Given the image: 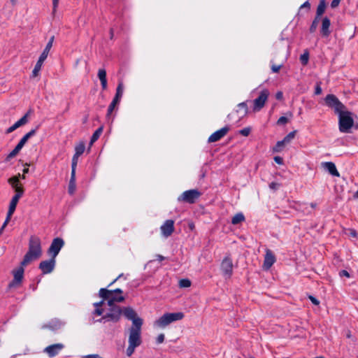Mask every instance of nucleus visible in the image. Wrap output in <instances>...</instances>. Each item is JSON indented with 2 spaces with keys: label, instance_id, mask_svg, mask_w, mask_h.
Here are the masks:
<instances>
[{
  "label": "nucleus",
  "instance_id": "nucleus-61",
  "mask_svg": "<svg viewBox=\"0 0 358 358\" xmlns=\"http://www.w3.org/2000/svg\"><path fill=\"white\" fill-rule=\"evenodd\" d=\"M103 303H104V300L103 299L102 301H101L99 302L94 303V306L96 308H101V306L103 305Z\"/></svg>",
  "mask_w": 358,
  "mask_h": 358
},
{
  "label": "nucleus",
  "instance_id": "nucleus-35",
  "mask_svg": "<svg viewBox=\"0 0 358 358\" xmlns=\"http://www.w3.org/2000/svg\"><path fill=\"white\" fill-rule=\"evenodd\" d=\"M120 103V102H118L117 101H115L114 99H113L112 102L110 103V104L108 106V112H107V116H110L113 111L114 110V109L115 108V107Z\"/></svg>",
  "mask_w": 358,
  "mask_h": 358
},
{
  "label": "nucleus",
  "instance_id": "nucleus-37",
  "mask_svg": "<svg viewBox=\"0 0 358 358\" xmlns=\"http://www.w3.org/2000/svg\"><path fill=\"white\" fill-rule=\"evenodd\" d=\"M79 156L74 155L72 158L71 162V173H76V166L78 162Z\"/></svg>",
  "mask_w": 358,
  "mask_h": 358
},
{
  "label": "nucleus",
  "instance_id": "nucleus-33",
  "mask_svg": "<svg viewBox=\"0 0 358 358\" xmlns=\"http://www.w3.org/2000/svg\"><path fill=\"white\" fill-rule=\"evenodd\" d=\"M320 18H321L320 17H317V16L315 17V18L310 27V29H309V31L310 33H314L316 31L318 24L320 22Z\"/></svg>",
  "mask_w": 358,
  "mask_h": 358
},
{
  "label": "nucleus",
  "instance_id": "nucleus-48",
  "mask_svg": "<svg viewBox=\"0 0 358 358\" xmlns=\"http://www.w3.org/2000/svg\"><path fill=\"white\" fill-rule=\"evenodd\" d=\"M280 187V183H278V182H272L269 184V187L270 189H273V190H276L278 189L279 187Z\"/></svg>",
  "mask_w": 358,
  "mask_h": 358
},
{
  "label": "nucleus",
  "instance_id": "nucleus-58",
  "mask_svg": "<svg viewBox=\"0 0 358 358\" xmlns=\"http://www.w3.org/2000/svg\"><path fill=\"white\" fill-rule=\"evenodd\" d=\"M58 4H59V0H52L53 13H55L56 11Z\"/></svg>",
  "mask_w": 358,
  "mask_h": 358
},
{
  "label": "nucleus",
  "instance_id": "nucleus-30",
  "mask_svg": "<svg viewBox=\"0 0 358 358\" xmlns=\"http://www.w3.org/2000/svg\"><path fill=\"white\" fill-rule=\"evenodd\" d=\"M103 132V127H99L92 134L91 139H90V144L92 145L94 142H96L101 134Z\"/></svg>",
  "mask_w": 358,
  "mask_h": 358
},
{
  "label": "nucleus",
  "instance_id": "nucleus-60",
  "mask_svg": "<svg viewBox=\"0 0 358 358\" xmlns=\"http://www.w3.org/2000/svg\"><path fill=\"white\" fill-rule=\"evenodd\" d=\"M283 97V94L281 91H279L276 94H275V98L278 99V100H281Z\"/></svg>",
  "mask_w": 358,
  "mask_h": 358
},
{
  "label": "nucleus",
  "instance_id": "nucleus-13",
  "mask_svg": "<svg viewBox=\"0 0 358 358\" xmlns=\"http://www.w3.org/2000/svg\"><path fill=\"white\" fill-rule=\"evenodd\" d=\"M28 250L39 256L42 255L41 241L39 237L31 236L29 240Z\"/></svg>",
  "mask_w": 358,
  "mask_h": 358
},
{
  "label": "nucleus",
  "instance_id": "nucleus-1",
  "mask_svg": "<svg viewBox=\"0 0 358 358\" xmlns=\"http://www.w3.org/2000/svg\"><path fill=\"white\" fill-rule=\"evenodd\" d=\"M141 328L137 322H135V327H131L129 329L128 347L126 350L127 355L131 357L135 349L142 343Z\"/></svg>",
  "mask_w": 358,
  "mask_h": 358
},
{
  "label": "nucleus",
  "instance_id": "nucleus-15",
  "mask_svg": "<svg viewBox=\"0 0 358 358\" xmlns=\"http://www.w3.org/2000/svg\"><path fill=\"white\" fill-rule=\"evenodd\" d=\"M56 261L55 258L50 257L48 260L41 262L38 268L42 271L43 274L50 273L55 267Z\"/></svg>",
  "mask_w": 358,
  "mask_h": 358
},
{
  "label": "nucleus",
  "instance_id": "nucleus-39",
  "mask_svg": "<svg viewBox=\"0 0 358 358\" xmlns=\"http://www.w3.org/2000/svg\"><path fill=\"white\" fill-rule=\"evenodd\" d=\"M285 145V143L282 141H279L277 142L275 145L273 147V152H280L282 148Z\"/></svg>",
  "mask_w": 358,
  "mask_h": 358
},
{
  "label": "nucleus",
  "instance_id": "nucleus-17",
  "mask_svg": "<svg viewBox=\"0 0 358 358\" xmlns=\"http://www.w3.org/2000/svg\"><path fill=\"white\" fill-rule=\"evenodd\" d=\"M230 130L229 126H225L220 129L213 133L208 138V143H215L222 139Z\"/></svg>",
  "mask_w": 358,
  "mask_h": 358
},
{
  "label": "nucleus",
  "instance_id": "nucleus-14",
  "mask_svg": "<svg viewBox=\"0 0 358 358\" xmlns=\"http://www.w3.org/2000/svg\"><path fill=\"white\" fill-rule=\"evenodd\" d=\"M221 270L223 275L229 278L233 273V262L229 257H225L221 263Z\"/></svg>",
  "mask_w": 358,
  "mask_h": 358
},
{
  "label": "nucleus",
  "instance_id": "nucleus-6",
  "mask_svg": "<svg viewBox=\"0 0 358 358\" xmlns=\"http://www.w3.org/2000/svg\"><path fill=\"white\" fill-rule=\"evenodd\" d=\"M122 314V308L120 306H113V308H109V311L106 315L96 321L103 323L106 322H117L120 320Z\"/></svg>",
  "mask_w": 358,
  "mask_h": 358
},
{
  "label": "nucleus",
  "instance_id": "nucleus-63",
  "mask_svg": "<svg viewBox=\"0 0 358 358\" xmlns=\"http://www.w3.org/2000/svg\"><path fill=\"white\" fill-rule=\"evenodd\" d=\"M155 257H156V260H158L159 262H162L166 259L165 257H164L161 255H156Z\"/></svg>",
  "mask_w": 358,
  "mask_h": 358
},
{
  "label": "nucleus",
  "instance_id": "nucleus-11",
  "mask_svg": "<svg viewBox=\"0 0 358 358\" xmlns=\"http://www.w3.org/2000/svg\"><path fill=\"white\" fill-rule=\"evenodd\" d=\"M122 314H124V317L129 320L132 321L131 327H135V322L138 324V326H142L143 321L139 317L136 313V312L131 307H125L122 309Z\"/></svg>",
  "mask_w": 358,
  "mask_h": 358
},
{
  "label": "nucleus",
  "instance_id": "nucleus-26",
  "mask_svg": "<svg viewBox=\"0 0 358 358\" xmlns=\"http://www.w3.org/2000/svg\"><path fill=\"white\" fill-rule=\"evenodd\" d=\"M76 173H71V178L69 184V193L73 194L76 191Z\"/></svg>",
  "mask_w": 358,
  "mask_h": 358
},
{
  "label": "nucleus",
  "instance_id": "nucleus-3",
  "mask_svg": "<svg viewBox=\"0 0 358 358\" xmlns=\"http://www.w3.org/2000/svg\"><path fill=\"white\" fill-rule=\"evenodd\" d=\"M183 317L184 314L181 312L165 313L155 322V325L160 328H164L171 323L180 320Z\"/></svg>",
  "mask_w": 358,
  "mask_h": 358
},
{
  "label": "nucleus",
  "instance_id": "nucleus-46",
  "mask_svg": "<svg viewBox=\"0 0 358 358\" xmlns=\"http://www.w3.org/2000/svg\"><path fill=\"white\" fill-rule=\"evenodd\" d=\"M250 131H251V130H250V128H249V127H245V128H243V129L240 130V131H239V133H240L241 135L244 136H248L250 134Z\"/></svg>",
  "mask_w": 358,
  "mask_h": 358
},
{
  "label": "nucleus",
  "instance_id": "nucleus-19",
  "mask_svg": "<svg viewBox=\"0 0 358 358\" xmlns=\"http://www.w3.org/2000/svg\"><path fill=\"white\" fill-rule=\"evenodd\" d=\"M275 261L276 258L273 252L271 250L266 249L263 264L264 268L266 270L269 269Z\"/></svg>",
  "mask_w": 358,
  "mask_h": 358
},
{
  "label": "nucleus",
  "instance_id": "nucleus-29",
  "mask_svg": "<svg viewBox=\"0 0 358 358\" xmlns=\"http://www.w3.org/2000/svg\"><path fill=\"white\" fill-rule=\"evenodd\" d=\"M245 221V216L242 213H236L232 218H231V224L234 225H236L238 224L241 223L242 222Z\"/></svg>",
  "mask_w": 358,
  "mask_h": 358
},
{
  "label": "nucleus",
  "instance_id": "nucleus-9",
  "mask_svg": "<svg viewBox=\"0 0 358 358\" xmlns=\"http://www.w3.org/2000/svg\"><path fill=\"white\" fill-rule=\"evenodd\" d=\"M64 245V241L62 238H54L48 250V255L55 259Z\"/></svg>",
  "mask_w": 358,
  "mask_h": 358
},
{
  "label": "nucleus",
  "instance_id": "nucleus-20",
  "mask_svg": "<svg viewBox=\"0 0 358 358\" xmlns=\"http://www.w3.org/2000/svg\"><path fill=\"white\" fill-rule=\"evenodd\" d=\"M64 325V323L59 319L54 318L49 321L47 324L42 326V329H48L51 331H56L60 329Z\"/></svg>",
  "mask_w": 358,
  "mask_h": 358
},
{
  "label": "nucleus",
  "instance_id": "nucleus-50",
  "mask_svg": "<svg viewBox=\"0 0 358 358\" xmlns=\"http://www.w3.org/2000/svg\"><path fill=\"white\" fill-rule=\"evenodd\" d=\"M164 338H165L164 334H160L157 337V340H156L157 343H158V344L162 343L164 341Z\"/></svg>",
  "mask_w": 358,
  "mask_h": 358
},
{
  "label": "nucleus",
  "instance_id": "nucleus-43",
  "mask_svg": "<svg viewBox=\"0 0 358 358\" xmlns=\"http://www.w3.org/2000/svg\"><path fill=\"white\" fill-rule=\"evenodd\" d=\"M19 153L18 151H17V150L15 149H13L8 155L7 157H6L5 159V161L6 162H9L11 159H13V157H15L17 154Z\"/></svg>",
  "mask_w": 358,
  "mask_h": 358
},
{
  "label": "nucleus",
  "instance_id": "nucleus-21",
  "mask_svg": "<svg viewBox=\"0 0 358 358\" xmlns=\"http://www.w3.org/2000/svg\"><path fill=\"white\" fill-rule=\"evenodd\" d=\"M64 345L62 343H56L50 345L44 349V352L48 355L50 357L57 355L63 348Z\"/></svg>",
  "mask_w": 358,
  "mask_h": 358
},
{
  "label": "nucleus",
  "instance_id": "nucleus-5",
  "mask_svg": "<svg viewBox=\"0 0 358 358\" xmlns=\"http://www.w3.org/2000/svg\"><path fill=\"white\" fill-rule=\"evenodd\" d=\"M24 266H22L20 264V267L12 271L13 275V279L8 285V291L16 289L20 287L24 278Z\"/></svg>",
  "mask_w": 358,
  "mask_h": 358
},
{
  "label": "nucleus",
  "instance_id": "nucleus-42",
  "mask_svg": "<svg viewBox=\"0 0 358 358\" xmlns=\"http://www.w3.org/2000/svg\"><path fill=\"white\" fill-rule=\"evenodd\" d=\"M124 92V85L122 81H120L116 88V94L122 96Z\"/></svg>",
  "mask_w": 358,
  "mask_h": 358
},
{
  "label": "nucleus",
  "instance_id": "nucleus-16",
  "mask_svg": "<svg viewBox=\"0 0 358 358\" xmlns=\"http://www.w3.org/2000/svg\"><path fill=\"white\" fill-rule=\"evenodd\" d=\"M162 235L168 238L173 233L175 230L174 221L173 220H167L160 227Z\"/></svg>",
  "mask_w": 358,
  "mask_h": 358
},
{
  "label": "nucleus",
  "instance_id": "nucleus-55",
  "mask_svg": "<svg viewBox=\"0 0 358 358\" xmlns=\"http://www.w3.org/2000/svg\"><path fill=\"white\" fill-rule=\"evenodd\" d=\"M339 275L341 277L345 276L347 278H350V273L346 270H341L339 272Z\"/></svg>",
  "mask_w": 358,
  "mask_h": 358
},
{
  "label": "nucleus",
  "instance_id": "nucleus-41",
  "mask_svg": "<svg viewBox=\"0 0 358 358\" xmlns=\"http://www.w3.org/2000/svg\"><path fill=\"white\" fill-rule=\"evenodd\" d=\"M98 77L101 80H106V71L104 69H100L98 71Z\"/></svg>",
  "mask_w": 358,
  "mask_h": 358
},
{
  "label": "nucleus",
  "instance_id": "nucleus-64",
  "mask_svg": "<svg viewBox=\"0 0 358 358\" xmlns=\"http://www.w3.org/2000/svg\"><path fill=\"white\" fill-rule=\"evenodd\" d=\"M23 146H24L23 144H21L19 142L14 149L17 150V151H18L20 152V151L23 148Z\"/></svg>",
  "mask_w": 358,
  "mask_h": 358
},
{
  "label": "nucleus",
  "instance_id": "nucleus-34",
  "mask_svg": "<svg viewBox=\"0 0 358 358\" xmlns=\"http://www.w3.org/2000/svg\"><path fill=\"white\" fill-rule=\"evenodd\" d=\"M85 146L83 143H80L78 145H77L75 148V154L77 156H80L85 151Z\"/></svg>",
  "mask_w": 358,
  "mask_h": 358
},
{
  "label": "nucleus",
  "instance_id": "nucleus-28",
  "mask_svg": "<svg viewBox=\"0 0 358 358\" xmlns=\"http://www.w3.org/2000/svg\"><path fill=\"white\" fill-rule=\"evenodd\" d=\"M38 129V127H36L35 129H31L30 131H29L27 134H26L19 141L21 144H23V145H25V143L27 142V141L33 136L35 135L36 131Z\"/></svg>",
  "mask_w": 358,
  "mask_h": 358
},
{
  "label": "nucleus",
  "instance_id": "nucleus-32",
  "mask_svg": "<svg viewBox=\"0 0 358 358\" xmlns=\"http://www.w3.org/2000/svg\"><path fill=\"white\" fill-rule=\"evenodd\" d=\"M8 182L11 185V187L15 189V188H17L20 187L22 183L18 180L17 177H11L8 180Z\"/></svg>",
  "mask_w": 358,
  "mask_h": 358
},
{
  "label": "nucleus",
  "instance_id": "nucleus-44",
  "mask_svg": "<svg viewBox=\"0 0 358 358\" xmlns=\"http://www.w3.org/2000/svg\"><path fill=\"white\" fill-rule=\"evenodd\" d=\"M15 195H18V197L21 198L24 194V187H22V185H21L20 187L15 188Z\"/></svg>",
  "mask_w": 358,
  "mask_h": 358
},
{
  "label": "nucleus",
  "instance_id": "nucleus-52",
  "mask_svg": "<svg viewBox=\"0 0 358 358\" xmlns=\"http://www.w3.org/2000/svg\"><path fill=\"white\" fill-rule=\"evenodd\" d=\"M322 90L320 87V83H317V85L315 86V94L316 95H319L322 93Z\"/></svg>",
  "mask_w": 358,
  "mask_h": 358
},
{
  "label": "nucleus",
  "instance_id": "nucleus-62",
  "mask_svg": "<svg viewBox=\"0 0 358 358\" xmlns=\"http://www.w3.org/2000/svg\"><path fill=\"white\" fill-rule=\"evenodd\" d=\"M14 177H17L19 181L20 179L24 180L26 178L25 174H24L23 173L22 174L18 173L17 176H15Z\"/></svg>",
  "mask_w": 358,
  "mask_h": 358
},
{
  "label": "nucleus",
  "instance_id": "nucleus-45",
  "mask_svg": "<svg viewBox=\"0 0 358 358\" xmlns=\"http://www.w3.org/2000/svg\"><path fill=\"white\" fill-rule=\"evenodd\" d=\"M110 297L115 302H122L124 301V297L123 296H115L113 294Z\"/></svg>",
  "mask_w": 358,
  "mask_h": 358
},
{
  "label": "nucleus",
  "instance_id": "nucleus-57",
  "mask_svg": "<svg viewBox=\"0 0 358 358\" xmlns=\"http://www.w3.org/2000/svg\"><path fill=\"white\" fill-rule=\"evenodd\" d=\"M274 161L278 164H282L283 163V159L281 157H279V156H275L274 157Z\"/></svg>",
  "mask_w": 358,
  "mask_h": 358
},
{
  "label": "nucleus",
  "instance_id": "nucleus-23",
  "mask_svg": "<svg viewBox=\"0 0 358 358\" xmlns=\"http://www.w3.org/2000/svg\"><path fill=\"white\" fill-rule=\"evenodd\" d=\"M41 256L33 253L30 251H27L25 255L24 256V258L22 261L21 262V264L22 266H27L32 261L38 259Z\"/></svg>",
  "mask_w": 358,
  "mask_h": 358
},
{
  "label": "nucleus",
  "instance_id": "nucleus-12",
  "mask_svg": "<svg viewBox=\"0 0 358 358\" xmlns=\"http://www.w3.org/2000/svg\"><path fill=\"white\" fill-rule=\"evenodd\" d=\"M20 197H18V195H14L10 202L8 210L7 213V216L6 218V220L4 221L3 225L1 226L0 229V234L3 232L4 228L6 227L9 221L10 220V217L14 213L17 204L20 200Z\"/></svg>",
  "mask_w": 358,
  "mask_h": 358
},
{
  "label": "nucleus",
  "instance_id": "nucleus-51",
  "mask_svg": "<svg viewBox=\"0 0 358 358\" xmlns=\"http://www.w3.org/2000/svg\"><path fill=\"white\" fill-rule=\"evenodd\" d=\"M308 299L310 300V301H311L314 305L317 306V305H319V304H320V301H319L317 299H316L315 296L310 295V296H308Z\"/></svg>",
  "mask_w": 358,
  "mask_h": 358
},
{
  "label": "nucleus",
  "instance_id": "nucleus-38",
  "mask_svg": "<svg viewBox=\"0 0 358 358\" xmlns=\"http://www.w3.org/2000/svg\"><path fill=\"white\" fill-rule=\"evenodd\" d=\"M190 286H191V281L187 278L181 279L179 281V287L181 288H186V287H189Z\"/></svg>",
  "mask_w": 358,
  "mask_h": 358
},
{
  "label": "nucleus",
  "instance_id": "nucleus-49",
  "mask_svg": "<svg viewBox=\"0 0 358 358\" xmlns=\"http://www.w3.org/2000/svg\"><path fill=\"white\" fill-rule=\"evenodd\" d=\"M103 313V309L102 308H96L93 311V315H101Z\"/></svg>",
  "mask_w": 358,
  "mask_h": 358
},
{
  "label": "nucleus",
  "instance_id": "nucleus-31",
  "mask_svg": "<svg viewBox=\"0 0 358 358\" xmlns=\"http://www.w3.org/2000/svg\"><path fill=\"white\" fill-rule=\"evenodd\" d=\"M238 110H236V113H239L240 110H243L241 113V117H243L247 115L248 112V108L246 102H242L238 104Z\"/></svg>",
  "mask_w": 358,
  "mask_h": 358
},
{
  "label": "nucleus",
  "instance_id": "nucleus-22",
  "mask_svg": "<svg viewBox=\"0 0 358 358\" xmlns=\"http://www.w3.org/2000/svg\"><path fill=\"white\" fill-rule=\"evenodd\" d=\"M30 110H29L24 116H22L18 121H17L13 125L10 127L6 131V134H10L14 131L15 129L21 126L26 124L28 122V117L29 115Z\"/></svg>",
  "mask_w": 358,
  "mask_h": 358
},
{
  "label": "nucleus",
  "instance_id": "nucleus-7",
  "mask_svg": "<svg viewBox=\"0 0 358 358\" xmlns=\"http://www.w3.org/2000/svg\"><path fill=\"white\" fill-rule=\"evenodd\" d=\"M201 192L198 189H193L185 191L178 197V201L187 203L189 204L194 203L201 196Z\"/></svg>",
  "mask_w": 358,
  "mask_h": 358
},
{
  "label": "nucleus",
  "instance_id": "nucleus-8",
  "mask_svg": "<svg viewBox=\"0 0 358 358\" xmlns=\"http://www.w3.org/2000/svg\"><path fill=\"white\" fill-rule=\"evenodd\" d=\"M326 105L334 109L335 113L338 114L345 108V106L339 101V99L332 94H327L324 99Z\"/></svg>",
  "mask_w": 358,
  "mask_h": 358
},
{
  "label": "nucleus",
  "instance_id": "nucleus-18",
  "mask_svg": "<svg viewBox=\"0 0 358 358\" xmlns=\"http://www.w3.org/2000/svg\"><path fill=\"white\" fill-rule=\"evenodd\" d=\"M99 294L104 301L108 300L107 304L110 308H113V306H119L118 305L115 304V301L110 297V296L113 295L112 290H108L106 288H101L99 289Z\"/></svg>",
  "mask_w": 358,
  "mask_h": 358
},
{
  "label": "nucleus",
  "instance_id": "nucleus-40",
  "mask_svg": "<svg viewBox=\"0 0 358 358\" xmlns=\"http://www.w3.org/2000/svg\"><path fill=\"white\" fill-rule=\"evenodd\" d=\"M295 136V131L289 132L283 139L282 141L285 144L289 143Z\"/></svg>",
  "mask_w": 358,
  "mask_h": 358
},
{
  "label": "nucleus",
  "instance_id": "nucleus-24",
  "mask_svg": "<svg viewBox=\"0 0 358 358\" xmlns=\"http://www.w3.org/2000/svg\"><path fill=\"white\" fill-rule=\"evenodd\" d=\"M331 25L330 20L325 17L322 19L321 34L323 36H328L330 34L329 27Z\"/></svg>",
  "mask_w": 358,
  "mask_h": 358
},
{
  "label": "nucleus",
  "instance_id": "nucleus-47",
  "mask_svg": "<svg viewBox=\"0 0 358 358\" xmlns=\"http://www.w3.org/2000/svg\"><path fill=\"white\" fill-rule=\"evenodd\" d=\"M287 122H288V119L285 116H282L278 119L277 124L279 125L285 124L287 123Z\"/></svg>",
  "mask_w": 358,
  "mask_h": 358
},
{
  "label": "nucleus",
  "instance_id": "nucleus-56",
  "mask_svg": "<svg viewBox=\"0 0 358 358\" xmlns=\"http://www.w3.org/2000/svg\"><path fill=\"white\" fill-rule=\"evenodd\" d=\"M300 8H307L309 10L310 8V3L308 1H306L301 6Z\"/></svg>",
  "mask_w": 358,
  "mask_h": 358
},
{
  "label": "nucleus",
  "instance_id": "nucleus-59",
  "mask_svg": "<svg viewBox=\"0 0 358 358\" xmlns=\"http://www.w3.org/2000/svg\"><path fill=\"white\" fill-rule=\"evenodd\" d=\"M101 85L103 90H106L107 89V80H101Z\"/></svg>",
  "mask_w": 358,
  "mask_h": 358
},
{
  "label": "nucleus",
  "instance_id": "nucleus-54",
  "mask_svg": "<svg viewBox=\"0 0 358 358\" xmlns=\"http://www.w3.org/2000/svg\"><path fill=\"white\" fill-rule=\"evenodd\" d=\"M341 2V0H332L331 3V7L334 8H336Z\"/></svg>",
  "mask_w": 358,
  "mask_h": 358
},
{
  "label": "nucleus",
  "instance_id": "nucleus-25",
  "mask_svg": "<svg viewBox=\"0 0 358 358\" xmlns=\"http://www.w3.org/2000/svg\"><path fill=\"white\" fill-rule=\"evenodd\" d=\"M323 167L329 171V173L334 176H339V173L337 171L336 165L331 162L323 163Z\"/></svg>",
  "mask_w": 358,
  "mask_h": 358
},
{
  "label": "nucleus",
  "instance_id": "nucleus-4",
  "mask_svg": "<svg viewBox=\"0 0 358 358\" xmlns=\"http://www.w3.org/2000/svg\"><path fill=\"white\" fill-rule=\"evenodd\" d=\"M54 39H55V36H52V37H50L49 41L48 42V43L46 44V46L45 48V49L43 50V51L42 52L41 55H40L33 71H32V75L31 76L33 78H35V77H37L39 74V72L41 69V67H42V65H43V62L46 59V58L48 57V55L49 54V52L52 46V43H53V41H54Z\"/></svg>",
  "mask_w": 358,
  "mask_h": 358
},
{
  "label": "nucleus",
  "instance_id": "nucleus-36",
  "mask_svg": "<svg viewBox=\"0 0 358 358\" xmlns=\"http://www.w3.org/2000/svg\"><path fill=\"white\" fill-rule=\"evenodd\" d=\"M308 59L309 53L307 51L300 56V62L303 66H306L308 64Z\"/></svg>",
  "mask_w": 358,
  "mask_h": 358
},
{
  "label": "nucleus",
  "instance_id": "nucleus-53",
  "mask_svg": "<svg viewBox=\"0 0 358 358\" xmlns=\"http://www.w3.org/2000/svg\"><path fill=\"white\" fill-rule=\"evenodd\" d=\"M281 68V65H273L271 66V70L273 73H278Z\"/></svg>",
  "mask_w": 358,
  "mask_h": 358
},
{
  "label": "nucleus",
  "instance_id": "nucleus-2",
  "mask_svg": "<svg viewBox=\"0 0 358 358\" xmlns=\"http://www.w3.org/2000/svg\"><path fill=\"white\" fill-rule=\"evenodd\" d=\"M338 115V127L342 133H350V129L354 126V120L352 113L350 111L341 110Z\"/></svg>",
  "mask_w": 358,
  "mask_h": 358
},
{
  "label": "nucleus",
  "instance_id": "nucleus-27",
  "mask_svg": "<svg viewBox=\"0 0 358 358\" xmlns=\"http://www.w3.org/2000/svg\"><path fill=\"white\" fill-rule=\"evenodd\" d=\"M326 6H327V4H326L325 0H320L319 2V4L317 6V8L315 16L321 17V16L325 11Z\"/></svg>",
  "mask_w": 358,
  "mask_h": 358
},
{
  "label": "nucleus",
  "instance_id": "nucleus-10",
  "mask_svg": "<svg viewBox=\"0 0 358 358\" xmlns=\"http://www.w3.org/2000/svg\"><path fill=\"white\" fill-rule=\"evenodd\" d=\"M268 96L269 92L268 90L264 89L260 92L259 96L253 101V110L255 112H258L263 108Z\"/></svg>",
  "mask_w": 358,
  "mask_h": 358
}]
</instances>
